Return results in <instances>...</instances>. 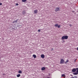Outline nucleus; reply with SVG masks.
I'll return each instance as SVG.
<instances>
[{
	"label": "nucleus",
	"mask_w": 78,
	"mask_h": 78,
	"mask_svg": "<svg viewBox=\"0 0 78 78\" xmlns=\"http://www.w3.org/2000/svg\"><path fill=\"white\" fill-rule=\"evenodd\" d=\"M68 39V36L67 35L63 36L62 37V40H64V39L67 40Z\"/></svg>",
	"instance_id": "f257e3e1"
},
{
	"label": "nucleus",
	"mask_w": 78,
	"mask_h": 78,
	"mask_svg": "<svg viewBox=\"0 0 78 78\" xmlns=\"http://www.w3.org/2000/svg\"><path fill=\"white\" fill-rule=\"evenodd\" d=\"M63 63H64V60L62 59H61L60 64H63Z\"/></svg>",
	"instance_id": "f03ea898"
},
{
	"label": "nucleus",
	"mask_w": 78,
	"mask_h": 78,
	"mask_svg": "<svg viewBox=\"0 0 78 78\" xmlns=\"http://www.w3.org/2000/svg\"><path fill=\"white\" fill-rule=\"evenodd\" d=\"M19 21V20L17 19L16 20L14 21L12 23H17V22Z\"/></svg>",
	"instance_id": "7ed1b4c3"
},
{
	"label": "nucleus",
	"mask_w": 78,
	"mask_h": 78,
	"mask_svg": "<svg viewBox=\"0 0 78 78\" xmlns=\"http://www.w3.org/2000/svg\"><path fill=\"white\" fill-rule=\"evenodd\" d=\"M76 71V68H74L72 69V72H75Z\"/></svg>",
	"instance_id": "20e7f679"
},
{
	"label": "nucleus",
	"mask_w": 78,
	"mask_h": 78,
	"mask_svg": "<svg viewBox=\"0 0 78 78\" xmlns=\"http://www.w3.org/2000/svg\"><path fill=\"white\" fill-rule=\"evenodd\" d=\"M55 11H59V8H56V9L55 10Z\"/></svg>",
	"instance_id": "39448f33"
},
{
	"label": "nucleus",
	"mask_w": 78,
	"mask_h": 78,
	"mask_svg": "<svg viewBox=\"0 0 78 78\" xmlns=\"http://www.w3.org/2000/svg\"><path fill=\"white\" fill-rule=\"evenodd\" d=\"M41 58H45V55L44 54H42L41 55Z\"/></svg>",
	"instance_id": "423d86ee"
},
{
	"label": "nucleus",
	"mask_w": 78,
	"mask_h": 78,
	"mask_svg": "<svg viewBox=\"0 0 78 78\" xmlns=\"http://www.w3.org/2000/svg\"><path fill=\"white\" fill-rule=\"evenodd\" d=\"M22 13L24 16L26 15V12H25V11H23Z\"/></svg>",
	"instance_id": "0eeeda50"
},
{
	"label": "nucleus",
	"mask_w": 78,
	"mask_h": 78,
	"mask_svg": "<svg viewBox=\"0 0 78 78\" xmlns=\"http://www.w3.org/2000/svg\"><path fill=\"white\" fill-rule=\"evenodd\" d=\"M37 10H34V14H37Z\"/></svg>",
	"instance_id": "6e6552de"
},
{
	"label": "nucleus",
	"mask_w": 78,
	"mask_h": 78,
	"mask_svg": "<svg viewBox=\"0 0 78 78\" xmlns=\"http://www.w3.org/2000/svg\"><path fill=\"white\" fill-rule=\"evenodd\" d=\"M78 73H73V75H78Z\"/></svg>",
	"instance_id": "1a4fd4ad"
},
{
	"label": "nucleus",
	"mask_w": 78,
	"mask_h": 78,
	"mask_svg": "<svg viewBox=\"0 0 78 78\" xmlns=\"http://www.w3.org/2000/svg\"><path fill=\"white\" fill-rule=\"evenodd\" d=\"M41 69L42 70H44L45 69V68L44 67H42Z\"/></svg>",
	"instance_id": "9d476101"
},
{
	"label": "nucleus",
	"mask_w": 78,
	"mask_h": 78,
	"mask_svg": "<svg viewBox=\"0 0 78 78\" xmlns=\"http://www.w3.org/2000/svg\"><path fill=\"white\" fill-rule=\"evenodd\" d=\"M33 57L34 58H36V55H33Z\"/></svg>",
	"instance_id": "9b49d317"
},
{
	"label": "nucleus",
	"mask_w": 78,
	"mask_h": 78,
	"mask_svg": "<svg viewBox=\"0 0 78 78\" xmlns=\"http://www.w3.org/2000/svg\"><path fill=\"white\" fill-rule=\"evenodd\" d=\"M19 73H22V71L20 70L18 72Z\"/></svg>",
	"instance_id": "f8f14e48"
},
{
	"label": "nucleus",
	"mask_w": 78,
	"mask_h": 78,
	"mask_svg": "<svg viewBox=\"0 0 78 78\" xmlns=\"http://www.w3.org/2000/svg\"><path fill=\"white\" fill-rule=\"evenodd\" d=\"M69 62V60H67L65 62V64H66Z\"/></svg>",
	"instance_id": "ddd939ff"
},
{
	"label": "nucleus",
	"mask_w": 78,
	"mask_h": 78,
	"mask_svg": "<svg viewBox=\"0 0 78 78\" xmlns=\"http://www.w3.org/2000/svg\"><path fill=\"white\" fill-rule=\"evenodd\" d=\"M17 77H20V74H18L17 75Z\"/></svg>",
	"instance_id": "4468645a"
},
{
	"label": "nucleus",
	"mask_w": 78,
	"mask_h": 78,
	"mask_svg": "<svg viewBox=\"0 0 78 78\" xmlns=\"http://www.w3.org/2000/svg\"><path fill=\"white\" fill-rule=\"evenodd\" d=\"M58 24H56L55 25V26L56 27H58Z\"/></svg>",
	"instance_id": "2eb2a0df"
},
{
	"label": "nucleus",
	"mask_w": 78,
	"mask_h": 78,
	"mask_svg": "<svg viewBox=\"0 0 78 78\" xmlns=\"http://www.w3.org/2000/svg\"><path fill=\"white\" fill-rule=\"evenodd\" d=\"M76 72H77V73H78V68H76Z\"/></svg>",
	"instance_id": "dca6fc26"
},
{
	"label": "nucleus",
	"mask_w": 78,
	"mask_h": 78,
	"mask_svg": "<svg viewBox=\"0 0 78 78\" xmlns=\"http://www.w3.org/2000/svg\"><path fill=\"white\" fill-rule=\"evenodd\" d=\"M27 1V0H22V2H25Z\"/></svg>",
	"instance_id": "f3484780"
},
{
	"label": "nucleus",
	"mask_w": 78,
	"mask_h": 78,
	"mask_svg": "<svg viewBox=\"0 0 78 78\" xmlns=\"http://www.w3.org/2000/svg\"><path fill=\"white\" fill-rule=\"evenodd\" d=\"M62 76L64 77V76H65V74H62Z\"/></svg>",
	"instance_id": "a211bd4d"
},
{
	"label": "nucleus",
	"mask_w": 78,
	"mask_h": 78,
	"mask_svg": "<svg viewBox=\"0 0 78 78\" xmlns=\"http://www.w3.org/2000/svg\"><path fill=\"white\" fill-rule=\"evenodd\" d=\"M58 28H60V27H61V26L60 25H59L58 26Z\"/></svg>",
	"instance_id": "6ab92c4d"
},
{
	"label": "nucleus",
	"mask_w": 78,
	"mask_h": 78,
	"mask_svg": "<svg viewBox=\"0 0 78 78\" xmlns=\"http://www.w3.org/2000/svg\"><path fill=\"white\" fill-rule=\"evenodd\" d=\"M16 6H18V5H19V4L16 3Z\"/></svg>",
	"instance_id": "aec40b11"
},
{
	"label": "nucleus",
	"mask_w": 78,
	"mask_h": 78,
	"mask_svg": "<svg viewBox=\"0 0 78 78\" xmlns=\"http://www.w3.org/2000/svg\"><path fill=\"white\" fill-rule=\"evenodd\" d=\"M76 59H75L74 61V62H76Z\"/></svg>",
	"instance_id": "412c9836"
},
{
	"label": "nucleus",
	"mask_w": 78,
	"mask_h": 78,
	"mask_svg": "<svg viewBox=\"0 0 78 78\" xmlns=\"http://www.w3.org/2000/svg\"><path fill=\"white\" fill-rule=\"evenodd\" d=\"M2 3H0V5L2 6Z\"/></svg>",
	"instance_id": "4be33fe9"
},
{
	"label": "nucleus",
	"mask_w": 78,
	"mask_h": 78,
	"mask_svg": "<svg viewBox=\"0 0 78 78\" xmlns=\"http://www.w3.org/2000/svg\"><path fill=\"white\" fill-rule=\"evenodd\" d=\"M69 26H70V27H72V25L71 24H69Z\"/></svg>",
	"instance_id": "5701e85b"
},
{
	"label": "nucleus",
	"mask_w": 78,
	"mask_h": 78,
	"mask_svg": "<svg viewBox=\"0 0 78 78\" xmlns=\"http://www.w3.org/2000/svg\"><path fill=\"white\" fill-rule=\"evenodd\" d=\"M75 78H77V76H74Z\"/></svg>",
	"instance_id": "b1692460"
},
{
	"label": "nucleus",
	"mask_w": 78,
	"mask_h": 78,
	"mask_svg": "<svg viewBox=\"0 0 78 78\" xmlns=\"http://www.w3.org/2000/svg\"><path fill=\"white\" fill-rule=\"evenodd\" d=\"M5 74H3L2 75H5Z\"/></svg>",
	"instance_id": "393cba45"
},
{
	"label": "nucleus",
	"mask_w": 78,
	"mask_h": 78,
	"mask_svg": "<svg viewBox=\"0 0 78 78\" xmlns=\"http://www.w3.org/2000/svg\"><path fill=\"white\" fill-rule=\"evenodd\" d=\"M38 32H39V29H38Z\"/></svg>",
	"instance_id": "a878e982"
},
{
	"label": "nucleus",
	"mask_w": 78,
	"mask_h": 78,
	"mask_svg": "<svg viewBox=\"0 0 78 78\" xmlns=\"http://www.w3.org/2000/svg\"><path fill=\"white\" fill-rule=\"evenodd\" d=\"M40 31H41V30H39V32H40Z\"/></svg>",
	"instance_id": "bb28decb"
},
{
	"label": "nucleus",
	"mask_w": 78,
	"mask_h": 78,
	"mask_svg": "<svg viewBox=\"0 0 78 78\" xmlns=\"http://www.w3.org/2000/svg\"><path fill=\"white\" fill-rule=\"evenodd\" d=\"M53 50V48H52V50Z\"/></svg>",
	"instance_id": "cd10ccee"
},
{
	"label": "nucleus",
	"mask_w": 78,
	"mask_h": 78,
	"mask_svg": "<svg viewBox=\"0 0 78 78\" xmlns=\"http://www.w3.org/2000/svg\"><path fill=\"white\" fill-rule=\"evenodd\" d=\"M50 78V77H48V78Z\"/></svg>",
	"instance_id": "c85d7f7f"
}]
</instances>
